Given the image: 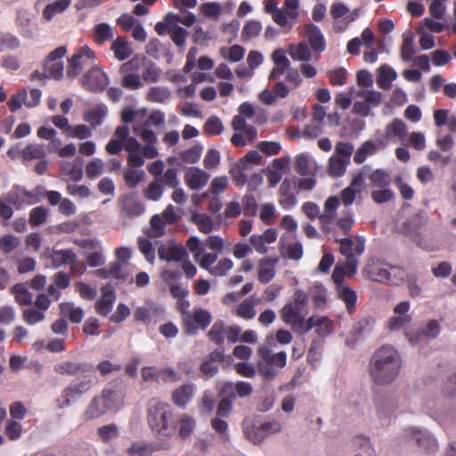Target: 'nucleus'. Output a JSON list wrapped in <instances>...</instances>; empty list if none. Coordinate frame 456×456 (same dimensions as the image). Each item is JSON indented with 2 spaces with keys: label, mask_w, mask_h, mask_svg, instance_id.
Wrapping results in <instances>:
<instances>
[{
  "label": "nucleus",
  "mask_w": 456,
  "mask_h": 456,
  "mask_svg": "<svg viewBox=\"0 0 456 456\" xmlns=\"http://www.w3.org/2000/svg\"><path fill=\"white\" fill-rule=\"evenodd\" d=\"M402 368L399 352L391 345H383L372 354L369 363L371 380L379 386H387L398 377Z\"/></svg>",
  "instance_id": "nucleus-1"
},
{
  "label": "nucleus",
  "mask_w": 456,
  "mask_h": 456,
  "mask_svg": "<svg viewBox=\"0 0 456 456\" xmlns=\"http://www.w3.org/2000/svg\"><path fill=\"white\" fill-rule=\"evenodd\" d=\"M147 422L154 436L161 443L171 439L175 433L173 411L167 403L152 399L147 409Z\"/></svg>",
  "instance_id": "nucleus-2"
},
{
  "label": "nucleus",
  "mask_w": 456,
  "mask_h": 456,
  "mask_svg": "<svg viewBox=\"0 0 456 456\" xmlns=\"http://www.w3.org/2000/svg\"><path fill=\"white\" fill-rule=\"evenodd\" d=\"M123 149L128 152L127 165L129 167L139 168L144 165V157L140 154L141 143L135 137L130 135L127 126H118L113 137L106 145V151L112 155L119 153Z\"/></svg>",
  "instance_id": "nucleus-3"
},
{
  "label": "nucleus",
  "mask_w": 456,
  "mask_h": 456,
  "mask_svg": "<svg viewBox=\"0 0 456 456\" xmlns=\"http://www.w3.org/2000/svg\"><path fill=\"white\" fill-rule=\"evenodd\" d=\"M309 295L301 289L295 290L291 300L288 301L281 310V320L298 332L306 322L308 314Z\"/></svg>",
  "instance_id": "nucleus-4"
},
{
  "label": "nucleus",
  "mask_w": 456,
  "mask_h": 456,
  "mask_svg": "<svg viewBox=\"0 0 456 456\" xmlns=\"http://www.w3.org/2000/svg\"><path fill=\"white\" fill-rule=\"evenodd\" d=\"M122 406V399L116 390L105 387L101 395L94 396L84 411L87 420L101 418L109 411H118Z\"/></svg>",
  "instance_id": "nucleus-5"
},
{
  "label": "nucleus",
  "mask_w": 456,
  "mask_h": 456,
  "mask_svg": "<svg viewBox=\"0 0 456 456\" xmlns=\"http://www.w3.org/2000/svg\"><path fill=\"white\" fill-rule=\"evenodd\" d=\"M356 243L350 238L338 239L336 241L340 244L339 252L346 257L345 267L351 274L357 272L358 259L365 249V240L363 237L357 236Z\"/></svg>",
  "instance_id": "nucleus-6"
},
{
  "label": "nucleus",
  "mask_w": 456,
  "mask_h": 456,
  "mask_svg": "<svg viewBox=\"0 0 456 456\" xmlns=\"http://www.w3.org/2000/svg\"><path fill=\"white\" fill-rule=\"evenodd\" d=\"M405 272L398 266L387 264H377L370 266V278L378 282H390L398 284L405 278Z\"/></svg>",
  "instance_id": "nucleus-7"
},
{
  "label": "nucleus",
  "mask_w": 456,
  "mask_h": 456,
  "mask_svg": "<svg viewBox=\"0 0 456 456\" xmlns=\"http://www.w3.org/2000/svg\"><path fill=\"white\" fill-rule=\"evenodd\" d=\"M411 303L409 301H401L393 308V314L387 322L388 330L394 332L407 327L412 321L410 313Z\"/></svg>",
  "instance_id": "nucleus-8"
},
{
  "label": "nucleus",
  "mask_w": 456,
  "mask_h": 456,
  "mask_svg": "<svg viewBox=\"0 0 456 456\" xmlns=\"http://www.w3.org/2000/svg\"><path fill=\"white\" fill-rule=\"evenodd\" d=\"M95 59V53L87 45L77 49L76 53L69 60L67 76L70 78L76 77L82 69L90 61Z\"/></svg>",
  "instance_id": "nucleus-9"
},
{
  "label": "nucleus",
  "mask_w": 456,
  "mask_h": 456,
  "mask_svg": "<svg viewBox=\"0 0 456 456\" xmlns=\"http://www.w3.org/2000/svg\"><path fill=\"white\" fill-rule=\"evenodd\" d=\"M109 82L107 74L98 66L91 68L81 78L83 87L94 93L102 92Z\"/></svg>",
  "instance_id": "nucleus-10"
},
{
  "label": "nucleus",
  "mask_w": 456,
  "mask_h": 456,
  "mask_svg": "<svg viewBox=\"0 0 456 456\" xmlns=\"http://www.w3.org/2000/svg\"><path fill=\"white\" fill-rule=\"evenodd\" d=\"M212 321L211 314L205 309L197 308L190 315H186L183 323L187 334L194 335L199 330H205Z\"/></svg>",
  "instance_id": "nucleus-11"
},
{
  "label": "nucleus",
  "mask_w": 456,
  "mask_h": 456,
  "mask_svg": "<svg viewBox=\"0 0 456 456\" xmlns=\"http://www.w3.org/2000/svg\"><path fill=\"white\" fill-rule=\"evenodd\" d=\"M403 436L416 442L418 446L429 453L437 450V442L436 438L427 430L419 428H409L403 431Z\"/></svg>",
  "instance_id": "nucleus-12"
},
{
  "label": "nucleus",
  "mask_w": 456,
  "mask_h": 456,
  "mask_svg": "<svg viewBox=\"0 0 456 456\" xmlns=\"http://www.w3.org/2000/svg\"><path fill=\"white\" fill-rule=\"evenodd\" d=\"M441 331V325L436 320H430L426 326L417 331H406L405 337L412 345H421L428 339L436 338Z\"/></svg>",
  "instance_id": "nucleus-13"
},
{
  "label": "nucleus",
  "mask_w": 456,
  "mask_h": 456,
  "mask_svg": "<svg viewBox=\"0 0 456 456\" xmlns=\"http://www.w3.org/2000/svg\"><path fill=\"white\" fill-rule=\"evenodd\" d=\"M370 170L369 166H364L352 179L350 184L342 190L340 193L341 201L347 207L354 203L356 193L362 191L364 186V178Z\"/></svg>",
  "instance_id": "nucleus-14"
},
{
  "label": "nucleus",
  "mask_w": 456,
  "mask_h": 456,
  "mask_svg": "<svg viewBox=\"0 0 456 456\" xmlns=\"http://www.w3.org/2000/svg\"><path fill=\"white\" fill-rule=\"evenodd\" d=\"M333 323L326 316L313 315L304 323L299 333L305 334L312 329H315L316 333L321 337L328 336L332 331Z\"/></svg>",
  "instance_id": "nucleus-15"
},
{
  "label": "nucleus",
  "mask_w": 456,
  "mask_h": 456,
  "mask_svg": "<svg viewBox=\"0 0 456 456\" xmlns=\"http://www.w3.org/2000/svg\"><path fill=\"white\" fill-rule=\"evenodd\" d=\"M134 132L138 135L144 142V145H141L140 151L142 156L146 159H154L159 155V151L156 147L158 142V137L151 129H144L139 131V127H134Z\"/></svg>",
  "instance_id": "nucleus-16"
},
{
  "label": "nucleus",
  "mask_w": 456,
  "mask_h": 456,
  "mask_svg": "<svg viewBox=\"0 0 456 456\" xmlns=\"http://www.w3.org/2000/svg\"><path fill=\"white\" fill-rule=\"evenodd\" d=\"M331 16L337 20V26L339 30L346 29V26L354 21L358 16V10L350 12L349 8L343 4H333L330 10Z\"/></svg>",
  "instance_id": "nucleus-17"
},
{
  "label": "nucleus",
  "mask_w": 456,
  "mask_h": 456,
  "mask_svg": "<svg viewBox=\"0 0 456 456\" xmlns=\"http://www.w3.org/2000/svg\"><path fill=\"white\" fill-rule=\"evenodd\" d=\"M196 387L193 383L183 384L172 392V402L179 408L184 409L192 400Z\"/></svg>",
  "instance_id": "nucleus-18"
},
{
  "label": "nucleus",
  "mask_w": 456,
  "mask_h": 456,
  "mask_svg": "<svg viewBox=\"0 0 456 456\" xmlns=\"http://www.w3.org/2000/svg\"><path fill=\"white\" fill-rule=\"evenodd\" d=\"M210 175L198 167H191L184 174V182L191 190H200L204 187Z\"/></svg>",
  "instance_id": "nucleus-19"
},
{
  "label": "nucleus",
  "mask_w": 456,
  "mask_h": 456,
  "mask_svg": "<svg viewBox=\"0 0 456 456\" xmlns=\"http://www.w3.org/2000/svg\"><path fill=\"white\" fill-rule=\"evenodd\" d=\"M305 36L307 44L311 45L314 53H321L325 51L326 42L320 28L314 25L309 24L305 26Z\"/></svg>",
  "instance_id": "nucleus-20"
},
{
  "label": "nucleus",
  "mask_w": 456,
  "mask_h": 456,
  "mask_svg": "<svg viewBox=\"0 0 456 456\" xmlns=\"http://www.w3.org/2000/svg\"><path fill=\"white\" fill-rule=\"evenodd\" d=\"M116 294L110 287H104L102 289V296L95 303V311L102 316H107L112 310Z\"/></svg>",
  "instance_id": "nucleus-21"
},
{
  "label": "nucleus",
  "mask_w": 456,
  "mask_h": 456,
  "mask_svg": "<svg viewBox=\"0 0 456 456\" xmlns=\"http://www.w3.org/2000/svg\"><path fill=\"white\" fill-rule=\"evenodd\" d=\"M383 147L384 143L381 142H374L372 140L365 141L354 152V163L358 165L363 163L368 157L373 156L380 148Z\"/></svg>",
  "instance_id": "nucleus-22"
},
{
  "label": "nucleus",
  "mask_w": 456,
  "mask_h": 456,
  "mask_svg": "<svg viewBox=\"0 0 456 456\" xmlns=\"http://www.w3.org/2000/svg\"><path fill=\"white\" fill-rule=\"evenodd\" d=\"M159 257L166 261H182L187 256L186 250L183 247L176 244L161 245L158 249Z\"/></svg>",
  "instance_id": "nucleus-23"
},
{
  "label": "nucleus",
  "mask_w": 456,
  "mask_h": 456,
  "mask_svg": "<svg viewBox=\"0 0 456 456\" xmlns=\"http://www.w3.org/2000/svg\"><path fill=\"white\" fill-rule=\"evenodd\" d=\"M175 424V430L177 429L179 437L185 440L194 432L196 428V419L187 413H183L177 418Z\"/></svg>",
  "instance_id": "nucleus-24"
},
{
  "label": "nucleus",
  "mask_w": 456,
  "mask_h": 456,
  "mask_svg": "<svg viewBox=\"0 0 456 456\" xmlns=\"http://www.w3.org/2000/svg\"><path fill=\"white\" fill-rule=\"evenodd\" d=\"M278 258L265 257L259 261L258 280L261 283L269 282L275 275Z\"/></svg>",
  "instance_id": "nucleus-25"
},
{
  "label": "nucleus",
  "mask_w": 456,
  "mask_h": 456,
  "mask_svg": "<svg viewBox=\"0 0 456 456\" xmlns=\"http://www.w3.org/2000/svg\"><path fill=\"white\" fill-rule=\"evenodd\" d=\"M396 78V71L388 64H382L378 69L377 84L379 88L384 90L390 89L392 82Z\"/></svg>",
  "instance_id": "nucleus-26"
},
{
  "label": "nucleus",
  "mask_w": 456,
  "mask_h": 456,
  "mask_svg": "<svg viewBox=\"0 0 456 456\" xmlns=\"http://www.w3.org/2000/svg\"><path fill=\"white\" fill-rule=\"evenodd\" d=\"M311 49L306 41H302L297 45H290L288 53L294 61L307 62L313 58Z\"/></svg>",
  "instance_id": "nucleus-27"
},
{
  "label": "nucleus",
  "mask_w": 456,
  "mask_h": 456,
  "mask_svg": "<svg viewBox=\"0 0 456 456\" xmlns=\"http://www.w3.org/2000/svg\"><path fill=\"white\" fill-rule=\"evenodd\" d=\"M407 134L406 124L399 118L394 119L386 126L385 136L387 139L403 141Z\"/></svg>",
  "instance_id": "nucleus-28"
},
{
  "label": "nucleus",
  "mask_w": 456,
  "mask_h": 456,
  "mask_svg": "<svg viewBox=\"0 0 456 456\" xmlns=\"http://www.w3.org/2000/svg\"><path fill=\"white\" fill-rule=\"evenodd\" d=\"M191 222L197 225L198 229L203 233H210L214 230H218L219 224L213 218L206 214L193 213L191 217Z\"/></svg>",
  "instance_id": "nucleus-29"
},
{
  "label": "nucleus",
  "mask_w": 456,
  "mask_h": 456,
  "mask_svg": "<svg viewBox=\"0 0 456 456\" xmlns=\"http://www.w3.org/2000/svg\"><path fill=\"white\" fill-rule=\"evenodd\" d=\"M121 210L126 216L134 217L142 215L144 210V205L132 196L124 197L121 200Z\"/></svg>",
  "instance_id": "nucleus-30"
},
{
  "label": "nucleus",
  "mask_w": 456,
  "mask_h": 456,
  "mask_svg": "<svg viewBox=\"0 0 456 456\" xmlns=\"http://www.w3.org/2000/svg\"><path fill=\"white\" fill-rule=\"evenodd\" d=\"M336 291L338 297L345 303L347 312L352 314L355 309V304L357 301L355 291L346 285H339V287H336Z\"/></svg>",
  "instance_id": "nucleus-31"
},
{
  "label": "nucleus",
  "mask_w": 456,
  "mask_h": 456,
  "mask_svg": "<svg viewBox=\"0 0 456 456\" xmlns=\"http://www.w3.org/2000/svg\"><path fill=\"white\" fill-rule=\"evenodd\" d=\"M111 51L115 58L120 61L128 59L133 53L131 44L124 37H118L112 42Z\"/></svg>",
  "instance_id": "nucleus-32"
},
{
  "label": "nucleus",
  "mask_w": 456,
  "mask_h": 456,
  "mask_svg": "<svg viewBox=\"0 0 456 456\" xmlns=\"http://www.w3.org/2000/svg\"><path fill=\"white\" fill-rule=\"evenodd\" d=\"M11 294L14 296L15 301L20 305H28L32 304L33 295L28 290L26 283H17L10 289Z\"/></svg>",
  "instance_id": "nucleus-33"
},
{
  "label": "nucleus",
  "mask_w": 456,
  "mask_h": 456,
  "mask_svg": "<svg viewBox=\"0 0 456 456\" xmlns=\"http://www.w3.org/2000/svg\"><path fill=\"white\" fill-rule=\"evenodd\" d=\"M51 260L52 265L54 268H58L61 265H69L75 264L77 256L70 249L56 250L52 253Z\"/></svg>",
  "instance_id": "nucleus-34"
},
{
  "label": "nucleus",
  "mask_w": 456,
  "mask_h": 456,
  "mask_svg": "<svg viewBox=\"0 0 456 456\" xmlns=\"http://www.w3.org/2000/svg\"><path fill=\"white\" fill-rule=\"evenodd\" d=\"M339 206V200L337 196H330L324 203V211L320 216L323 227L332 222L336 216L337 208Z\"/></svg>",
  "instance_id": "nucleus-35"
},
{
  "label": "nucleus",
  "mask_w": 456,
  "mask_h": 456,
  "mask_svg": "<svg viewBox=\"0 0 456 456\" xmlns=\"http://www.w3.org/2000/svg\"><path fill=\"white\" fill-rule=\"evenodd\" d=\"M33 15L27 10H19L17 12L16 23L21 34L27 37L34 35L31 28Z\"/></svg>",
  "instance_id": "nucleus-36"
},
{
  "label": "nucleus",
  "mask_w": 456,
  "mask_h": 456,
  "mask_svg": "<svg viewBox=\"0 0 456 456\" xmlns=\"http://www.w3.org/2000/svg\"><path fill=\"white\" fill-rule=\"evenodd\" d=\"M258 353L266 363L278 368H282L286 365L287 354L284 351L271 355L270 350L266 346H261L258 349Z\"/></svg>",
  "instance_id": "nucleus-37"
},
{
  "label": "nucleus",
  "mask_w": 456,
  "mask_h": 456,
  "mask_svg": "<svg viewBox=\"0 0 456 456\" xmlns=\"http://www.w3.org/2000/svg\"><path fill=\"white\" fill-rule=\"evenodd\" d=\"M70 4L71 0H56L45 7L42 16L45 20H51L55 15L65 12Z\"/></svg>",
  "instance_id": "nucleus-38"
},
{
  "label": "nucleus",
  "mask_w": 456,
  "mask_h": 456,
  "mask_svg": "<svg viewBox=\"0 0 456 456\" xmlns=\"http://www.w3.org/2000/svg\"><path fill=\"white\" fill-rule=\"evenodd\" d=\"M354 97L363 99L366 103H368L369 108L378 107L382 99L381 93L370 90V89H355L354 90Z\"/></svg>",
  "instance_id": "nucleus-39"
},
{
  "label": "nucleus",
  "mask_w": 456,
  "mask_h": 456,
  "mask_svg": "<svg viewBox=\"0 0 456 456\" xmlns=\"http://www.w3.org/2000/svg\"><path fill=\"white\" fill-rule=\"evenodd\" d=\"M259 301L258 298L254 297L245 299L239 305L236 314L244 320H252L256 314L255 306Z\"/></svg>",
  "instance_id": "nucleus-40"
},
{
  "label": "nucleus",
  "mask_w": 456,
  "mask_h": 456,
  "mask_svg": "<svg viewBox=\"0 0 456 456\" xmlns=\"http://www.w3.org/2000/svg\"><path fill=\"white\" fill-rule=\"evenodd\" d=\"M27 191L20 187H13L5 196L6 201L17 208H21L25 205L31 204L30 200H24Z\"/></svg>",
  "instance_id": "nucleus-41"
},
{
  "label": "nucleus",
  "mask_w": 456,
  "mask_h": 456,
  "mask_svg": "<svg viewBox=\"0 0 456 456\" xmlns=\"http://www.w3.org/2000/svg\"><path fill=\"white\" fill-rule=\"evenodd\" d=\"M166 124V116L165 113L160 110H153L146 119V121L140 125L135 126L134 127H139V131H143L144 129H151V126L156 128H164Z\"/></svg>",
  "instance_id": "nucleus-42"
},
{
  "label": "nucleus",
  "mask_w": 456,
  "mask_h": 456,
  "mask_svg": "<svg viewBox=\"0 0 456 456\" xmlns=\"http://www.w3.org/2000/svg\"><path fill=\"white\" fill-rule=\"evenodd\" d=\"M61 175L68 176L69 180L78 182L83 177V170L80 162L66 161L61 167Z\"/></svg>",
  "instance_id": "nucleus-43"
},
{
  "label": "nucleus",
  "mask_w": 456,
  "mask_h": 456,
  "mask_svg": "<svg viewBox=\"0 0 456 456\" xmlns=\"http://www.w3.org/2000/svg\"><path fill=\"white\" fill-rule=\"evenodd\" d=\"M82 393L79 392L75 384L67 387L61 394V397L58 399V406L61 409L70 406L73 403L77 402Z\"/></svg>",
  "instance_id": "nucleus-44"
},
{
  "label": "nucleus",
  "mask_w": 456,
  "mask_h": 456,
  "mask_svg": "<svg viewBox=\"0 0 456 456\" xmlns=\"http://www.w3.org/2000/svg\"><path fill=\"white\" fill-rule=\"evenodd\" d=\"M154 451L150 443L135 441L131 444L126 452L128 456H151Z\"/></svg>",
  "instance_id": "nucleus-45"
},
{
  "label": "nucleus",
  "mask_w": 456,
  "mask_h": 456,
  "mask_svg": "<svg viewBox=\"0 0 456 456\" xmlns=\"http://www.w3.org/2000/svg\"><path fill=\"white\" fill-rule=\"evenodd\" d=\"M60 309L61 313L64 316L68 317L70 320V322L74 323L81 322L84 316V312L82 308L76 306L74 303H61L60 305Z\"/></svg>",
  "instance_id": "nucleus-46"
},
{
  "label": "nucleus",
  "mask_w": 456,
  "mask_h": 456,
  "mask_svg": "<svg viewBox=\"0 0 456 456\" xmlns=\"http://www.w3.org/2000/svg\"><path fill=\"white\" fill-rule=\"evenodd\" d=\"M152 314H164V309L157 305H151L150 308L145 306H139L134 311V317L135 321L142 322L149 324L151 321Z\"/></svg>",
  "instance_id": "nucleus-47"
},
{
  "label": "nucleus",
  "mask_w": 456,
  "mask_h": 456,
  "mask_svg": "<svg viewBox=\"0 0 456 456\" xmlns=\"http://www.w3.org/2000/svg\"><path fill=\"white\" fill-rule=\"evenodd\" d=\"M171 92L165 86H152L149 89L146 99L155 103H165L169 100Z\"/></svg>",
  "instance_id": "nucleus-48"
},
{
  "label": "nucleus",
  "mask_w": 456,
  "mask_h": 456,
  "mask_svg": "<svg viewBox=\"0 0 456 456\" xmlns=\"http://www.w3.org/2000/svg\"><path fill=\"white\" fill-rule=\"evenodd\" d=\"M107 112L108 110L106 106H96L85 114L84 119L92 126L95 127L102 123L103 118L107 115Z\"/></svg>",
  "instance_id": "nucleus-49"
},
{
  "label": "nucleus",
  "mask_w": 456,
  "mask_h": 456,
  "mask_svg": "<svg viewBox=\"0 0 456 456\" xmlns=\"http://www.w3.org/2000/svg\"><path fill=\"white\" fill-rule=\"evenodd\" d=\"M113 37V28L108 23H99L94 28V39L99 45L112 39Z\"/></svg>",
  "instance_id": "nucleus-50"
},
{
  "label": "nucleus",
  "mask_w": 456,
  "mask_h": 456,
  "mask_svg": "<svg viewBox=\"0 0 456 456\" xmlns=\"http://www.w3.org/2000/svg\"><path fill=\"white\" fill-rule=\"evenodd\" d=\"M349 164L350 162L332 155L329 159L328 173L332 177H340L344 175Z\"/></svg>",
  "instance_id": "nucleus-51"
},
{
  "label": "nucleus",
  "mask_w": 456,
  "mask_h": 456,
  "mask_svg": "<svg viewBox=\"0 0 456 456\" xmlns=\"http://www.w3.org/2000/svg\"><path fill=\"white\" fill-rule=\"evenodd\" d=\"M364 324L362 322L355 323L348 331L345 338V345L349 348H354L358 342L362 338Z\"/></svg>",
  "instance_id": "nucleus-52"
},
{
  "label": "nucleus",
  "mask_w": 456,
  "mask_h": 456,
  "mask_svg": "<svg viewBox=\"0 0 456 456\" xmlns=\"http://www.w3.org/2000/svg\"><path fill=\"white\" fill-rule=\"evenodd\" d=\"M314 305L318 309H324L327 305V290L321 284H315L310 289Z\"/></svg>",
  "instance_id": "nucleus-53"
},
{
  "label": "nucleus",
  "mask_w": 456,
  "mask_h": 456,
  "mask_svg": "<svg viewBox=\"0 0 456 456\" xmlns=\"http://www.w3.org/2000/svg\"><path fill=\"white\" fill-rule=\"evenodd\" d=\"M46 152L42 144H28L21 151V156L24 160L42 159Z\"/></svg>",
  "instance_id": "nucleus-54"
},
{
  "label": "nucleus",
  "mask_w": 456,
  "mask_h": 456,
  "mask_svg": "<svg viewBox=\"0 0 456 456\" xmlns=\"http://www.w3.org/2000/svg\"><path fill=\"white\" fill-rule=\"evenodd\" d=\"M353 445L362 452L365 456H377L376 450L370 438L365 436H357L353 439Z\"/></svg>",
  "instance_id": "nucleus-55"
},
{
  "label": "nucleus",
  "mask_w": 456,
  "mask_h": 456,
  "mask_svg": "<svg viewBox=\"0 0 456 456\" xmlns=\"http://www.w3.org/2000/svg\"><path fill=\"white\" fill-rule=\"evenodd\" d=\"M144 176L145 173L141 169L128 167L124 170V180L130 188L136 187L144 179Z\"/></svg>",
  "instance_id": "nucleus-56"
},
{
  "label": "nucleus",
  "mask_w": 456,
  "mask_h": 456,
  "mask_svg": "<svg viewBox=\"0 0 456 456\" xmlns=\"http://www.w3.org/2000/svg\"><path fill=\"white\" fill-rule=\"evenodd\" d=\"M203 130L209 136L221 134L224 132V125L218 117L211 116L205 122Z\"/></svg>",
  "instance_id": "nucleus-57"
},
{
  "label": "nucleus",
  "mask_w": 456,
  "mask_h": 456,
  "mask_svg": "<svg viewBox=\"0 0 456 456\" xmlns=\"http://www.w3.org/2000/svg\"><path fill=\"white\" fill-rule=\"evenodd\" d=\"M140 76L142 82L153 83L159 79L161 76V70L155 64L148 63L143 65Z\"/></svg>",
  "instance_id": "nucleus-58"
},
{
  "label": "nucleus",
  "mask_w": 456,
  "mask_h": 456,
  "mask_svg": "<svg viewBox=\"0 0 456 456\" xmlns=\"http://www.w3.org/2000/svg\"><path fill=\"white\" fill-rule=\"evenodd\" d=\"M372 185L377 187H387L390 184L389 174L384 169L378 168L368 175Z\"/></svg>",
  "instance_id": "nucleus-59"
},
{
  "label": "nucleus",
  "mask_w": 456,
  "mask_h": 456,
  "mask_svg": "<svg viewBox=\"0 0 456 456\" xmlns=\"http://www.w3.org/2000/svg\"><path fill=\"white\" fill-rule=\"evenodd\" d=\"M225 326L223 321H216L211 326L208 336L209 339L217 344H223L224 341Z\"/></svg>",
  "instance_id": "nucleus-60"
},
{
  "label": "nucleus",
  "mask_w": 456,
  "mask_h": 456,
  "mask_svg": "<svg viewBox=\"0 0 456 456\" xmlns=\"http://www.w3.org/2000/svg\"><path fill=\"white\" fill-rule=\"evenodd\" d=\"M200 10L205 17L215 20L219 19L223 12L221 4L216 2H208L202 4L200 7Z\"/></svg>",
  "instance_id": "nucleus-61"
},
{
  "label": "nucleus",
  "mask_w": 456,
  "mask_h": 456,
  "mask_svg": "<svg viewBox=\"0 0 456 456\" xmlns=\"http://www.w3.org/2000/svg\"><path fill=\"white\" fill-rule=\"evenodd\" d=\"M354 151V147L353 143L341 141L336 143L333 156L350 162Z\"/></svg>",
  "instance_id": "nucleus-62"
},
{
  "label": "nucleus",
  "mask_w": 456,
  "mask_h": 456,
  "mask_svg": "<svg viewBox=\"0 0 456 456\" xmlns=\"http://www.w3.org/2000/svg\"><path fill=\"white\" fill-rule=\"evenodd\" d=\"M45 77L60 80L63 77L64 67L62 62H44Z\"/></svg>",
  "instance_id": "nucleus-63"
},
{
  "label": "nucleus",
  "mask_w": 456,
  "mask_h": 456,
  "mask_svg": "<svg viewBox=\"0 0 456 456\" xmlns=\"http://www.w3.org/2000/svg\"><path fill=\"white\" fill-rule=\"evenodd\" d=\"M247 163L240 160L230 169V175L237 185H243L247 182Z\"/></svg>",
  "instance_id": "nucleus-64"
}]
</instances>
